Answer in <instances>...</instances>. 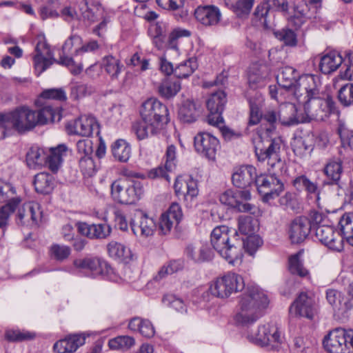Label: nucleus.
<instances>
[{
  "instance_id": "69168bd1",
  "label": "nucleus",
  "mask_w": 353,
  "mask_h": 353,
  "mask_svg": "<svg viewBox=\"0 0 353 353\" xmlns=\"http://www.w3.org/2000/svg\"><path fill=\"white\" fill-rule=\"evenodd\" d=\"M245 96L249 103L250 108H262L264 99L261 93L255 90H248Z\"/></svg>"
},
{
  "instance_id": "603ef678",
  "label": "nucleus",
  "mask_w": 353,
  "mask_h": 353,
  "mask_svg": "<svg viewBox=\"0 0 353 353\" xmlns=\"http://www.w3.org/2000/svg\"><path fill=\"white\" fill-rule=\"evenodd\" d=\"M337 99L345 108L353 105V83H347L343 85L337 92Z\"/></svg>"
},
{
  "instance_id": "b1692460",
  "label": "nucleus",
  "mask_w": 353,
  "mask_h": 353,
  "mask_svg": "<svg viewBox=\"0 0 353 353\" xmlns=\"http://www.w3.org/2000/svg\"><path fill=\"white\" fill-rule=\"evenodd\" d=\"M303 77V75L300 76L297 70L292 67L285 66L277 74L276 80L281 88L292 92L295 97V92L297 90L300 79Z\"/></svg>"
},
{
  "instance_id": "c85d7f7f",
  "label": "nucleus",
  "mask_w": 353,
  "mask_h": 353,
  "mask_svg": "<svg viewBox=\"0 0 353 353\" xmlns=\"http://www.w3.org/2000/svg\"><path fill=\"white\" fill-rule=\"evenodd\" d=\"M345 336L342 333V328H335L325 336L323 344L325 350L329 353H345L344 345Z\"/></svg>"
},
{
  "instance_id": "bf43d9fd",
  "label": "nucleus",
  "mask_w": 353,
  "mask_h": 353,
  "mask_svg": "<svg viewBox=\"0 0 353 353\" xmlns=\"http://www.w3.org/2000/svg\"><path fill=\"white\" fill-rule=\"evenodd\" d=\"M109 255L114 259H127L130 255V250L124 245L112 241L108 245Z\"/></svg>"
},
{
  "instance_id": "ddd939ff",
  "label": "nucleus",
  "mask_w": 353,
  "mask_h": 353,
  "mask_svg": "<svg viewBox=\"0 0 353 353\" xmlns=\"http://www.w3.org/2000/svg\"><path fill=\"white\" fill-rule=\"evenodd\" d=\"M194 146L197 153L214 161L220 148V143L218 139L210 133L199 132L194 138Z\"/></svg>"
},
{
  "instance_id": "5701e85b",
  "label": "nucleus",
  "mask_w": 353,
  "mask_h": 353,
  "mask_svg": "<svg viewBox=\"0 0 353 353\" xmlns=\"http://www.w3.org/2000/svg\"><path fill=\"white\" fill-rule=\"evenodd\" d=\"M261 120L265 123H263L257 131L259 139H263L265 135L272 134L276 128V125L279 123L284 125L292 124L291 121L283 119L279 112L273 110L266 111Z\"/></svg>"
},
{
  "instance_id": "4d7b16f0",
  "label": "nucleus",
  "mask_w": 353,
  "mask_h": 353,
  "mask_svg": "<svg viewBox=\"0 0 353 353\" xmlns=\"http://www.w3.org/2000/svg\"><path fill=\"white\" fill-rule=\"evenodd\" d=\"M70 97L74 100H78L94 92V89L90 85L82 83H74L70 87Z\"/></svg>"
},
{
  "instance_id": "1a4fd4ad",
  "label": "nucleus",
  "mask_w": 353,
  "mask_h": 353,
  "mask_svg": "<svg viewBox=\"0 0 353 353\" xmlns=\"http://www.w3.org/2000/svg\"><path fill=\"white\" fill-rule=\"evenodd\" d=\"M244 288L245 282L242 276L230 272L218 277L211 284L210 291L216 297L226 299L234 293L242 291Z\"/></svg>"
},
{
  "instance_id": "20e7f679",
  "label": "nucleus",
  "mask_w": 353,
  "mask_h": 353,
  "mask_svg": "<svg viewBox=\"0 0 353 353\" xmlns=\"http://www.w3.org/2000/svg\"><path fill=\"white\" fill-rule=\"evenodd\" d=\"M37 125L35 111L22 106L8 112L0 113V129L6 132L12 130L22 134L32 130Z\"/></svg>"
},
{
  "instance_id": "338daca9",
  "label": "nucleus",
  "mask_w": 353,
  "mask_h": 353,
  "mask_svg": "<svg viewBox=\"0 0 353 353\" xmlns=\"http://www.w3.org/2000/svg\"><path fill=\"white\" fill-rule=\"evenodd\" d=\"M263 241L260 236L257 235H250L245 241L241 243L242 248L244 247L247 252L250 254H253L256 250L262 245Z\"/></svg>"
},
{
  "instance_id": "cd10ccee",
  "label": "nucleus",
  "mask_w": 353,
  "mask_h": 353,
  "mask_svg": "<svg viewBox=\"0 0 353 353\" xmlns=\"http://www.w3.org/2000/svg\"><path fill=\"white\" fill-rule=\"evenodd\" d=\"M315 235L319 241L329 248L336 251L341 250L343 247L341 244L342 239L339 234L336 233L339 239V242H336L337 239L335 237L333 228L328 225H318L315 228Z\"/></svg>"
},
{
  "instance_id": "0eeeda50",
  "label": "nucleus",
  "mask_w": 353,
  "mask_h": 353,
  "mask_svg": "<svg viewBox=\"0 0 353 353\" xmlns=\"http://www.w3.org/2000/svg\"><path fill=\"white\" fill-rule=\"evenodd\" d=\"M111 195L119 203L130 205L135 203L143 194L144 190L139 181H129L119 179L111 184Z\"/></svg>"
},
{
  "instance_id": "423d86ee",
  "label": "nucleus",
  "mask_w": 353,
  "mask_h": 353,
  "mask_svg": "<svg viewBox=\"0 0 353 353\" xmlns=\"http://www.w3.org/2000/svg\"><path fill=\"white\" fill-rule=\"evenodd\" d=\"M248 339L257 345L267 347L270 350L278 351L283 343L284 338L274 324L268 323L249 331Z\"/></svg>"
},
{
  "instance_id": "3c124183",
  "label": "nucleus",
  "mask_w": 353,
  "mask_h": 353,
  "mask_svg": "<svg viewBox=\"0 0 353 353\" xmlns=\"http://www.w3.org/2000/svg\"><path fill=\"white\" fill-rule=\"evenodd\" d=\"M198 65L195 59L191 58L181 63L174 69V75L179 79L187 78L197 68Z\"/></svg>"
},
{
  "instance_id": "473e14b6",
  "label": "nucleus",
  "mask_w": 353,
  "mask_h": 353,
  "mask_svg": "<svg viewBox=\"0 0 353 353\" xmlns=\"http://www.w3.org/2000/svg\"><path fill=\"white\" fill-rule=\"evenodd\" d=\"M201 112V104L198 101L185 100L179 110V117L183 123L195 121Z\"/></svg>"
},
{
  "instance_id": "2eb2a0df",
  "label": "nucleus",
  "mask_w": 353,
  "mask_h": 353,
  "mask_svg": "<svg viewBox=\"0 0 353 353\" xmlns=\"http://www.w3.org/2000/svg\"><path fill=\"white\" fill-rule=\"evenodd\" d=\"M73 265L81 271L89 272L93 277L107 276L112 271L105 261L97 257L77 259L73 261Z\"/></svg>"
},
{
  "instance_id": "09e8293b",
  "label": "nucleus",
  "mask_w": 353,
  "mask_h": 353,
  "mask_svg": "<svg viewBox=\"0 0 353 353\" xmlns=\"http://www.w3.org/2000/svg\"><path fill=\"white\" fill-rule=\"evenodd\" d=\"M150 121H146L142 119L141 121H137L132 125V131L137 135L139 140L145 139L150 136L157 134L161 129H155L154 131H152V125Z\"/></svg>"
},
{
  "instance_id": "052dcab7",
  "label": "nucleus",
  "mask_w": 353,
  "mask_h": 353,
  "mask_svg": "<svg viewBox=\"0 0 353 353\" xmlns=\"http://www.w3.org/2000/svg\"><path fill=\"white\" fill-rule=\"evenodd\" d=\"M341 232L348 243L353 246V217L343 218L341 221Z\"/></svg>"
},
{
  "instance_id": "4468645a",
  "label": "nucleus",
  "mask_w": 353,
  "mask_h": 353,
  "mask_svg": "<svg viewBox=\"0 0 353 353\" xmlns=\"http://www.w3.org/2000/svg\"><path fill=\"white\" fill-rule=\"evenodd\" d=\"M227 102L226 94L222 90L213 92L206 101V106L209 111L207 122L213 126H219L223 123L222 113Z\"/></svg>"
},
{
  "instance_id": "4be33fe9",
  "label": "nucleus",
  "mask_w": 353,
  "mask_h": 353,
  "mask_svg": "<svg viewBox=\"0 0 353 353\" xmlns=\"http://www.w3.org/2000/svg\"><path fill=\"white\" fill-rule=\"evenodd\" d=\"M42 212L40 205L35 202L23 203L18 208L17 223L26 225H36L41 220Z\"/></svg>"
},
{
  "instance_id": "f257e3e1",
  "label": "nucleus",
  "mask_w": 353,
  "mask_h": 353,
  "mask_svg": "<svg viewBox=\"0 0 353 353\" xmlns=\"http://www.w3.org/2000/svg\"><path fill=\"white\" fill-rule=\"evenodd\" d=\"M313 74H307L300 79L295 98L303 106V112L297 110L292 103L285 107L292 114L295 113L297 123L309 122L311 120L324 121L331 114L339 115L340 111L332 97L320 91L316 80Z\"/></svg>"
},
{
  "instance_id": "9b49d317",
  "label": "nucleus",
  "mask_w": 353,
  "mask_h": 353,
  "mask_svg": "<svg viewBox=\"0 0 353 353\" xmlns=\"http://www.w3.org/2000/svg\"><path fill=\"white\" fill-rule=\"evenodd\" d=\"M268 170L272 172L270 175L257 176L255 181V185L263 202L274 199L283 190V184L278 176L284 173H277L276 169L272 170L271 168Z\"/></svg>"
},
{
  "instance_id": "a18cd8bd",
  "label": "nucleus",
  "mask_w": 353,
  "mask_h": 353,
  "mask_svg": "<svg viewBox=\"0 0 353 353\" xmlns=\"http://www.w3.org/2000/svg\"><path fill=\"white\" fill-rule=\"evenodd\" d=\"M326 183L331 186L332 190L335 192L343 203L352 205L351 183L347 185L341 182V180Z\"/></svg>"
},
{
  "instance_id": "0e129e2a",
  "label": "nucleus",
  "mask_w": 353,
  "mask_h": 353,
  "mask_svg": "<svg viewBox=\"0 0 353 353\" xmlns=\"http://www.w3.org/2000/svg\"><path fill=\"white\" fill-rule=\"evenodd\" d=\"M292 349L294 353H311V343L302 336L296 337L293 341Z\"/></svg>"
},
{
  "instance_id": "6e6d98bb",
  "label": "nucleus",
  "mask_w": 353,
  "mask_h": 353,
  "mask_svg": "<svg viewBox=\"0 0 353 353\" xmlns=\"http://www.w3.org/2000/svg\"><path fill=\"white\" fill-rule=\"evenodd\" d=\"M301 252L296 253L290 256L288 260V268L292 274H296L300 277L307 276L308 271L303 267L300 260Z\"/></svg>"
},
{
  "instance_id": "6ab92c4d",
  "label": "nucleus",
  "mask_w": 353,
  "mask_h": 353,
  "mask_svg": "<svg viewBox=\"0 0 353 353\" xmlns=\"http://www.w3.org/2000/svg\"><path fill=\"white\" fill-rule=\"evenodd\" d=\"M312 230L311 221L308 217H296L289 225V238L292 243H301L307 239Z\"/></svg>"
},
{
  "instance_id": "c756f323",
  "label": "nucleus",
  "mask_w": 353,
  "mask_h": 353,
  "mask_svg": "<svg viewBox=\"0 0 353 353\" xmlns=\"http://www.w3.org/2000/svg\"><path fill=\"white\" fill-rule=\"evenodd\" d=\"M78 230L81 234L90 239H105L112 231L107 223L88 224L87 223H79Z\"/></svg>"
},
{
  "instance_id": "e433bc0d",
  "label": "nucleus",
  "mask_w": 353,
  "mask_h": 353,
  "mask_svg": "<svg viewBox=\"0 0 353 353\" xmlns=\"http://www.w3.org/2000/svg\"><path fill=\"white\" fill-rule=\"evenodd\" d=\"M47 153L37 146L31 147L26 154V163L32 169L39 168L46 165Z\"/></svg>"
},
{
  "instance_id": "a878e982",
  "label": "nucleus",
  "mask_w": 353,
  "mask_h": 353,
  "mask_svg": "<svg viewBox=\"0 0 353 353\" xmlns=\"http://www.w3.org/2000/svg\"><path fill=\"white\" fill-rule=\"evenodd\" d=\"M256 176V169L252 165H247L237 168L232 174V180L236 187L245 190L255 183Z\"/></svg>"
},
{
  "instance_id": "8fccbe9b",
  "label": "nucleus",
  "mask_w": 353,
  "mask_h": 353,
  "mask_svg": "<svg viewBox=\"0 0 353 353\" xmlns=\"http://www.w3.org/2000/svg\"><path fill=\"white\" fill-rule=\"evenodd\" d=\"M275 37L288 47H296L298 44L296 33L290 28L274 30Z\"/></svg>"
},
{
  "instance_id": "680f3d73",
  "label": "nucleus",
  "mask_w": 353,
  "mask_h": 353,
  "mask_svg": "<svg viewBox=\"0 0 353 353\" xmlns=\"http://www.w3.org/2000/svg\"><path fill=\"white\" fill-rule=\"evenodd\" d=\"M34 334L21 330H8L6 332V338L10 341H23L32 339Z\"/></svg>"
},
{
  "instance_id": "f3484780",
  "label": "nucleus",
  "mask_w": 353,
  "mask_h": 353,
  "mask_svg": "<svg viewBox=\"0 0 353 353\" xmlns=\"http://www.w3.org/2000/svg\"><path fill=\"white\" fill-rule=\"evenodd\" d=\"M82 39L78 35L70 36L62 46V54L60 56L57 63L68 67L73 74H79L83 67L81 64H76L72 57L68 54L71 52L73 47L80 48Z\"/></svg>"
},
{
  "instance_id": "412c9836",
  "label": "nucleus",
  "mask_w": 353,
  "mask_h": 353,
  "mask_svg": "<svg viewBox=\"0 0 353 353\" xmlns=\"http://www.w3.org/2000/svg\"><path fill=\"white\" fill-rule=\"evenodd\" d=\"M194 14L197 23L205 28L218 26L222 17L219 8L212 5L198 6Z\"/></svg>"
},
{
  "instance_id": "13d9d810",
  "label": "nucleus",
  "mask_w": 353,
  "mask_h": 353,
  "mask_svg": "<svg viewBox=\"0 0 353 353\" xmlns=\"http://www.w3.org/2000/svg\"><path fill=\"white\" fill-rule=\"evenodd\" d=\"M135 343L134 339L129 336H119L112 339L108 342L111 350H128Z\"/></svg>"
},
{
  "instance_id": "c9c22d12",
  "label": "nucleus",
  "mask_w": 353,
  "mask_h": 353,
  "mask_svg": "<svg viewBox=\"0 0 353 353\" xmlns=\"http://www.w3.org/2000/svg\"><path fill=\"white\" fill-rule=\"evenodd\" d=\"M268 77L265 65L253 64L248 72V83L250 90H255L264 85L265 79Z\"/></svg>"
},
{
  "instance_id": "f8f14e48",
  "label": "nucleus",
  "mask_w": 353,
  "mask_h": 353,
  "mask_svg": "<svg viewBox=\"0 0 353 353\" xmlns=\"http://www.w3.org/2000/svg\"><path fill=\"white\" fill-rule=\"evenodd\" d=\"M103 13L101 3L97 0H83L79 3V12L70 7H65L61 10L65 20L79 19L80 14L84 20L94 22L97 17Z\"/></svg>"
},
{
  "instance_id": "49530a36",
  "label": "nucleus",
  "mask_w": 353,
  "mask_h": 353,
  "mask_svg": "<svg viewBox=\"0 0 353 353\" xmlns=\"http://www.w3.org/2000/svg\"><path fill=\"white\" fill-rule=\"evenodd\" d=\"M183 268V262L181 260H172L164 264L153 277L154 281H160L170 274H172Z\"/></svg>"
},
{
  "instance_id": "dca6fc26",
  "label": "nucleus",
  "mask_w": 353,
  "mask_h": 353,
  "mask_svg": "<svg viewBox=\"0 0 353 353\" xmlns=\"http://www.w3.org/2000/svg\"><path fill=\"white\" fill-rule=\"evenodd\" d=\"M251 198L250 192L245 190H228L221 194L220 202L224 205L237 209L239 212H249L252 206L250 203H244Z\"/></svg>"
},
{
  "instance_id": "7ed1b4c3",
  "label": "nucleus",
  "mask_w": 353,
  "mask_h": 353,
  "mask_svg": "<svg viewBox=\"0 0 353 353\" xmlns=\"http://www.w3.org/2000/svg\"><path fill=\"white\" fill-rule=\"evenodd\" d=\"M237 232L226 225L216 227L211 232L213 248L229 263L241 262L243 256L241 242L236 238Z\"/></svg>"
},
{
  "instance_id": "f03ea898",
  "label": "nucleus",
  "mask_w": 353,
  "mask_h": 353,
  "mask_svg": "<svg viewBox=\"0 0 353 353\" xmlns=\"http://www.w3.org/2000/svg\"><path fill=\"white\" fill-rule=\"evenodd\" d=\"M268 303V296L261 288L255 285H248L239 301L236 321L245 325L255 322L260 316V311Z\"/></svg>"
},
{
  "instance_id": "864d4df0",
  "label": "nucleus",
  "mask_w": 353,
  "mask_h": 353,
  "mask_svg": "<svg viewBox=\"0 0 353 353\" xmlns=\"http://www.w3.org/2000/svg\"><path fill=\"white\" fill-rule=\"evenodd\" d=\"M190 32L188 30L176 28L173 30L168 35L166 41V50H172L179 52L178 40L182 37L190 36Z\"/></svg>"
},
{
  "instance_id": "e2e57ef3",
  "label": "nucleus",
  "mask_w": 353,
  "mask_h": 353,
  "mask_svg": "<svg viewBox=\"0 0 353 353\" xmlns=\"http://www.w3.org/2000/svg\"><path fill=\"white\" fill-rule=\"evenodd\" d=\"M254 0H236L233 6V10L238 17H243L250 13Z\"/></svg>"
},
{
  "instance_id": "774afa93",
  "label": "nucleus",
  "mask_w": 353,
  "mask_h": 353,
  "mask_svg": "<svg viewBox=\"0 0 353 353\" xmlns=\"http://www.w3.org/2000/svg\"><path fill=\"white\" fill-rule=\"evenodd\" d=\"M163 302L178 312H186V307L183 301L174 295H165L163 298Z\"/></svg>"
},
{
  "instance_id": "f704fd0d",
  "label": "nucleus",
  "mask_w": 353,
  "mask_h": 353,
  "mask_svg": "<svg viewBox=\"0 0 353 353\" xmlns=\"http://www.w3.org/2000/svg\"><path fill=\"white\" fill-rule=\"evenodd\" d=\"M343 59L337 52L332 51L324 54L319 63L320 71L325 74H330L336 71L343 63Z\"/></svg>"
},
{
  "instance_id": "5fc2aeb1",
  "label": "nucleus",
  "mask_w": 353,
  "mask_h": 353,
  "mask_svg": "<svg viewBox=\"0 0 353 353\" xmlns=\"http://www.w3.org/2000/svg\"><path fill=\"white\" fill-rule=\"evenodd\" d=\"M56 114V110L48 105H45L38 112L35 111L37 125H45L48 122H54Z\"/></svg>"
},
{
  "instance_id": "393cba45",
  "label": "nucleus",
  "mask_w": 353,
  "mask_h": 353,
  "mask_svg": "<svg viewBox=\"0 0 353 353\" xmlns=\"http://www.w3.org/2000/svg\"><path fill=\"white\" fill-rule=\"evenodd\" d=\"M183 217L181 206L176 203L171 204L168 210L163 213L159 221V229L163 234L169 233L174 225H177Z\"/></svg>"
},
{
  "instance_id": "72a5a7b5",
  "label": "nucleus",
  "mask_w": 353,
  "mask_h": 353,
  "mask_svg": "<svg viewBox=\"0 0 353 353\" xmlns=\"http://www.w3.org/2000/svg\"><path fill=\"white\" fill-rule=\"evenodd\" d=\"M68 147L60 144L55 148H51L47 154L46 165L54 173L57 172L63 163V158L66 155Z\"/></svg>"
},
{
  "instance_id": "9d476101",
  "label": "nucleus",
  "mask_w": 353,
  "mask_h": 353,
  "mask_svg": "<svg viewBox=\"0 0 353 353\" xmlns=\"http://www.w3.org/2000/svg\"><path fill=\"white\" fill-rule=\"evenodd\" d=\"M288 3L286 0H263L254 10L252 19L254 26L269 30L272 28L270 20V14L274 10L286 12Z\"/></svg>"
},
{
  "instance_id": "2f4dec72",
  "label": "nucleus",
  "mask_w": 353,
  "mask_h": 353,
  "mask_svg": "<svg viewBox=\"0 0 353 353\" xmlns=\"http://www.w3.org/2000/svg\"><path fill=\"white\" fill-rule=\"evenodd\" d=\"M185 254L188 259L196 263L210 261L214 256L211 249L205 245H188L185 249Z\"/></svg>"
},
{
  "instance_id": "79ce46f5",
  "label": "nucleus",
  "mask_w": 353,
  "mask_h": 353,
  "mask_svg": "<svg viewBox=\"0 0 353 353\" xmlns=\"http://www.w3.org/2000/svg\"><path fill=\"white\" fill-rule=\"evenodd\" d=\"M181 90V83L169 77H165L158 86L159 94L165 99L174 97Z\"/></svg>"
},
{
  "instance_id": "c03bdc74",
  "label": "nucleus",
  "mask_w": 353,
  "mask_h": 353,
  "mask_svg": "<svg viewBox=\"0 0 353 353\" xmlns=\"http://www.w3.org/2000/svg\"><path fill=\"white\" fill-rule=\"evenodd\" d=\"M323 172L325 175L330 180V182L338 181L341 180V176L343 172L342 161L340 158H333L326 163Z\"/></svg>"
},
{
  "instance_id": "6e6552de",
  "label": "nucleus",
  "mask_w": 353,
  "mask_h": 353,
  "mask_svg": "<svg viewBox=\"0 0 353 353\" xmlns=\"http://www.w3.org/2000/svg\"><path fill=\"white\" fill-rule=\"evenodd\" d=\"M140 114L141 119L150 121L152 131L161 129L170 121L167 106L157 99L150 98L146 100L141 105Z\"/></svg>"
},
{
  "instance_id": "37998d69",
  "label": "nucleus",
  "mask_w": 353,
  "mask_h": 353,
  "mask_svg": "<svg viewBox=\"0 0 353 353\" xmlns=\"http://www.w3.org/2000/svg\"><path fill=\"white\" fill-rule=\"evenodd\" d=\"M293 185L299 191L305 190L308 194H314L317 201L320 198V190L317 183L312 182L305 175L295 178L293 181Z\"/></svg>"
},
{
  "instance_id": "39448f33",
  "label": "nucleus",
  "mask_w": 353,
  "mask_h": 353,
  "mask_svg": "<svg viewBox=\"0 0 353 353\" xmlns=\"http://www.w3.org/2000/svg\"><path fill=\"white\" fill-rule=\"evenodd\" d=\"M272 135H265L263 139H260L261 141H265L267 145L262 147L259 144L256 145V156L259 161H266L272 170L276 169L277 173H285L287 171L285 163L280 157L282 140L279 137H272Z\"/></svg>"
},
{
  "instance_id": "de8ad7c7",
  "label": "nucleus",
  "mask_w": 353,
  "mask_h": 353,
  "mask_svg": "<svg viewBox=\"0 0 353 353\" xmlns=\"http://www.w3.org/2000/svg\"><path fill=\"white\" fill-rule=\"evenodd\" d=\"M101 66L112 79L118 78L123 68L120 61L112 55L104 57L101 61Z\"/></svg>"
},
{
  "instance_id": "a211bd4d",
  "label": "nucleus",
  "mask_w": 353,
  "mask_h": 353,
  "mask_svg": "<svg viewBox=\"0 0 353 353\" xmlns=\"http://www.w3.org/2000/svg\"><path fill=\"white\" fill-rule=\"evenodd\" d=\"M290 312L296 316L312 319L317 314V307L312 297L302 292L291 305Z\"/></svg>"
},
{
  "instance_id": "7c9ffc66",
  "label": "nucleus",
  "mask_w": 353,
  "mask_h": 353,
  "mask_svg": "<svg viewBox=\"0 0 353 353\" xmlns=\"http://www.w3.org/2000/svg\"><path fill=\"white\" fill-rule=\"evenodd\" d=\"M85 338L81 334H73L56 342L53 346L57 353H72L85 343Z\"/></svg>"
},
{
  "instance_id": "bb28decb",
  "label": "nucleus",
  "mask_w": 353,
  "mask_h": 353,
  "mask_svg": "<svg viewBox=\"0 0 353 353\" xmlns=\"http://www.w3.org/2000/svg\"><path fill=\"white\" fill-rule=\"evenodd\" d=\"M72 133L81 137H90L93 133L99 134V125L95 118L90 115H83L77 119L72 125Z\"/></svg>"
},
{
  "instance_id": "aec40b11",
  "label": "nucleus",
  "mask_w": 353,
  "mask_h": 353,
  "mask_svg": "<svg viewBox=\"0 0 353 353\" xmlns=\"http://www.w3.org/2000/svg\"><path fill=\"white\" fill-rule=\"evenodd\" d=\"M34 65L37 76L48 68L53 63L57 62L53 57L48 44L45 39H40L35 47Z\"/></svg>"
},
{
  "instance_id": "ea45409f",
  "label": "nucleus",
  "mask_w": 353,
  "mask_h": 353,
  "mask_svg": "<svg viewBox=\"0 0 353 353\" xmlns=\"http://www.w3.org/2000/svg\"><path fill=\"white\" fill-rule=\"evenodd\" d=\"M114 158L120 162H127L131 156V147L124 139H118L111 146Z\"/></svg>"
},
{
  "instance_id": "58836bf2",
  "label": "nucleus",
  "mask_w": 353,
  "mask_h": 353,
  "mask_svg": "<svg viewBox=\"0 0 353 353\" xmlns=\"http://www.w3.org/2000/svg\"><path fill=\"white\" fill-rule=\"evenodd\" d=\"M33 184L38 193L49 194L54 188L53 176L46 172L38 173L34 176Z\"/></svg>"
},
{
  "instance_id": "a19ab883",
  "label": "nucleus",
  "mask_w": 353,
  "mask_h": 353,
  "mask_svg": "<svg viewBox=\"0 0 353 353\" xmlns=\"http://www.w3.org/2000/svg\"><path fill=\"white\" fill-rule=\"evenodd\" d=\"M131 228L134 234L137 235L139 232L141 236L146 238L153 235L156 229V223L153 219L143 214L141 217L139 225L136 227L134 224L131 223Z\"/></svg>"
},
{
  "instance_id": "4c0bfd02",
  "label": "nucleus",
  "mask_w": 353,
  "mask_h": 353,
  "mask_svg": "<svg viewBox=\"0 0 353 353\" xmlns=\"http://www.w3.org/2000/svg\"><path fill=\"white\" fill-rule=\"evenodd\" d=\"M14 194H10V198L6 201L8 203L0 208V228H7L10 216L14 213L19 206L21 200L19 197H12Z\"/></svg>"
}]
</instances>
